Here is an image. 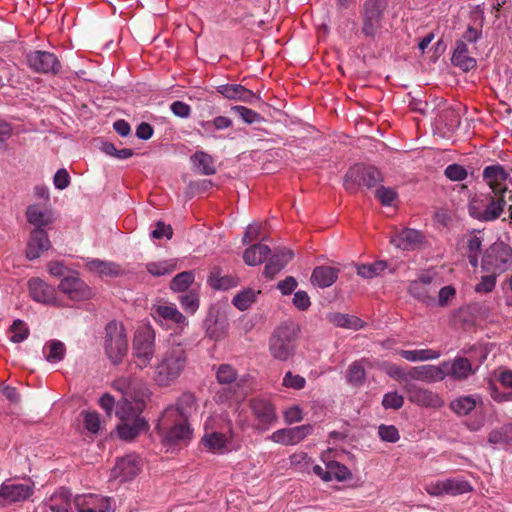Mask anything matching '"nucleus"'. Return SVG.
Returning <instances> with one entry per match:
<instances>
[{
	"label": "nucleus",
	"mask_w": 512,
	"mask_h": 512,
	"mask_svg": "<svg viewBox=\"0 0 512 512\" xmlns=\"http://www.w3.org/2000/svg\"><path fill=\"white\" fill-rule=\"evenodd\" d=\"M112 386L122 394L116 407V416L121 421L117 425V433L121 439L132 440L148 427L141 413L149 397V389L143 381L133 376L119 377Z\"/></svg>",
	"instance_id": "1"
},
{
	"label": "nucleus",
	"mask_w": 512,
	"mask_h": 512,
	"mask_svg": "<svg viewBox=\"0 0 512 512\" xmlns=\"http://www.w3.org/2000/svg\"><path fill=\"white\" fill-rule=\"evenodd\" d=\"M188 363V354L181 343H172L158 354L153 366V381L160 387L173 384L184 372Z\"/></svg>",
	"instance_id": "2"
},
{
	"label": "nucleus",
	"mask_w": 512,
	"mask_h": 512,
	"mask_svg": "<svg viewBox=\"0 0 512 512\" xmlns=\"http://www.w3.org/2000/svg\"><path fill=\"white\" fill-rule=\"evenodd\" d=\"M201 444L210 453L224 455L237 449L232 423L222 415L209 416L203 425Z\"/></svg>",
	"instance_id": "3"
},
{
	"label": "nucleus",
	"mask_w": 512,
	"mask_h": 512,
	"mask_svg": "<svg viewBox=\"0 0 512 512\" xmlns=\"http://www.w3.org/2000/svg\"><path fill=\"white\" fill-rule=\"evenodd\" d=\"M157 429L163 444L170 447L188 445L193 438V429L188 421L166 417L165 414H162Z\"/></svg>",
	"instance_id": "4"
},
{
	"label": "nucleus",
	"mask_w": 512,
	"mask_h": 512,
	"mask_svg": "<svg viewBox=\"0 0 512 512\" xmlns=\"http://www.w3.org/2000/svg\"><path fill=\"white\" fill-rule=\"evenodd\" d=\"M155 356V332L150 326L139 328L132 344V357L135 366L143 370L150 366Z\"/></svg>",
	"instance_id": "5"
},
{
	"label": "nucleus",
	"mask_w": 512,
	"mask_h": 512,
	"mask_svg": "<svg viewBox=\"0 0 512 512\" xmlns=\"http://www.w3.org/2000/svg\"><path fill=\"white\" fill-rule=\"evenodd\" d=\"M512 265V248L503 241L491 244L483 253L481 268L489 273L501 275Z\"/></svg>",
	"instance_id": "6"
},
{
	"label": "nucleus",
	"mask_w": 512,
	"mask_h": 512,
	"mask_svg": "<svg viewBox=\"0 0 512 512\" xmlns=\"http://www.w3.org/2000/svg\"><path fill=\"white\" fill-rule=\"evenodd\" d=\"M505 204L503 196L492 197L489 194H480L470 200L468 210L472 218L489 222L496 220L502 214Z\"/></svg>",
	"instance_id": "7"
},
{
	"label": "nucleus",
	"mask_w": 512,
	"mask_h": 512,
	"mask_svg": "<svg viewBox=\"0 0 512 512\" xmlns=\"http://www.w3.org/2000/svg\"><path fill=\"white\" fill-rule=\"evenodd\" d=\"M105 331L106 354L114 364H118L126 356L128 350L124 325L121 322L111 321L106 325Z\"/></svg>",
	"instance_id": "8"
},
{
	"label": "nucleus",
	"mask_w": 512,
	"mask_h": 512,
	"mask_svg": "<svg viewBox=\"0 0 512 512\" xmlns=\"http://www.w3.org/2000/svg\"><path fill=\"white\" fill-rule=\"evenodd\" d=\"M295 350V332L288 325L277 327L269 340V351L279 361L288 360Z\"/></svg>",
	"instance_id": "9"
},
{
	"label": "nucleus",
	"mask_w": 512,
	"mask_h": 512,
	"mask_svg": "<svg viewBox=\"0 0 512 512\" xmlns=\"http://www.w3.org/2000/svg\"><path fill=\"white\" fill-rule=\"evenodd\" d=\"M381 181V173L375 167L355 165L346 173L344 187L349 192H355L359 186L372 188Z\"/></svg>",
	"instance_id": "10"
},
{
	"label": "nucleus",
	"mask_w": 512,
	"mask_h": 512,
	"mask_svg": "<svg viewBox=\"0 0 512 512\" xmlns=\"http://www.w3.org/2000/svg\"><path fill=\"white\" fill-rule=\"evenodd\" d=\"M387 3L385 0H366L363 6L362 32L365 36L374 37L382 28L384 12Z\"/></svg>",
	"instance_id": "11"
},
{
	"label": "nucleus",
	"mask_w": 512,
	"mask_h": 512,
	"mask_svg": "<svg viewBox=\"0 0 512 512\" xmlns=\"http://www.w3.org/2000/svg\"><path fill=\"white\" fill-rule=\"evenodd\" d=\"M151 316L161 325H174L180 330L188 325L186 317L178 310L175 304L158 301L151 307Z\"/></svg>",
	"instance_id": "12"
},
{
	"label": "nucleus",
	"mask_w": 512,
	"mask_h": 512,
	"mask_svg": "<svg viewBox=\"0 0 512 512\" xmlns=\"http://www.w3.org/2000/svg\"><path fill=\"white\" fill-rule=\"evenodd\" d=\"M403 390L408 400L415 405L434 409L441 408L444 405V401L439 394L412 382L404 384Z\"/></svg>",
	"instance_id": "13"
},
{
	"label": "nucleus",
	"mask_w": 512,
	"mask_h": 512,
	"mask_svg": "<svg viewBox=\"0 0 512 512\" xmlns=\"http://www.w3.org/2000/svg\"><path fill=\"white\" fill-rule=\"evenodd\" d=\"M32 493V485L7 480L0 486V506L25 501Z\"/></svg>",
	"instance_id": "14"
},
{
	"label": "nucleus",
	"mask_w": 512,
	"mask_h": 512,
	"mask_svg": "<svg viewBox=\"0 0 512 512\" xmlns=\"http://www.w3.org/2000/svg\"><path fill=\"white\" fill-rule=\"evenodd\" d=\"M28 66L37 73L56 74L61 69L57 57L47 51H32L27 55Z\"/></svg>",
	"instance_id": "15"
},
{
	"label": "nucleus",
	"mask_w": 512,
	"mask_h": 512,
	"mask_svg": "<svg viewBox=\"0 0 512 512\" xmlns=\"http://www.w3.org/2000/svg\"><path fill=\"white\" fill-rule=\"evenodd\" d=\"M73 502L77 512H114L111 499L96 494L77 495Z\"/></svg>",
	"instance_id": "16"
},
{
	"label": "nucleus",
	"mask_w": 512,
	"mask_h": 512,
	"mask_svg": "<svg viewBox=\"0 0 512 512\" xmlns=\"http://www.w3.org/2000/svg\"><path fill=\"white\" fill-rule=\"evenodd\" d=\"M58 289L73 301H83L92 297L91 289L76 275L62 278Z\"/></svg>",
	"instance_id": "17"
},
{
	"label": "nucleus",
	"mask_w": 512,
	"mask_h": 512,
	"mask_svg": "<svg viewBox=\"0 0 512 512\" xmlns=\"http://www.w3.org/2000/svg\"><path fill=\"white\" fill-rule=\"evenodd\" d=\"M313 426L310 424L292 428H283L273 432L269 439L277 444L289 446L296 445L312 434Z\"/></svg>",
	"instance_id": "18"
},
{
	"label": "nucleus",
	"mask_w": 512,
	"mask_h": 512,
	"mask_svg": "<svg viewBox=\"0 0 512 512\" xmlns=\"http://www.w3.org/2000/svg\"><path fill=\"white\" fill-rule=\"evenodd\" d=\"M251 409L256 420V429L266 431L276 423L275 409L267 400L254 399L251 402Z\"/></svg>",
	"instance_id": "19"
},
{
	"label": "nucleus",
	"mask_w": 512,
	"mask_h": 512,
	"mask_svg": "<svg viewBox=\"0 0 512 512\" xmlns=\"http://www.w3.org/2000/svg\"><path fill=\"white\" fill-rule=\"evenodd\" d=\"M28 288L29 293L34 301L45 305H62L60 299L57 296L56 289L41 279L33 278L29 280Z\"/></svg>",
	"instance_id": "20"
},
{
	"label": "nucleus",
	"mask_w": 512,
	"mask_h": 512,
	"mask_svg": "<svg viewBox=\"0 0 512 512\" xmlns=\"http://www.w3.org/2000/svg\"><path fill=\"white\" fill-rule=\"evenodd\" d=\"M216 377L220 384L229 385L227 390L223 388L217 393L218 400L224 402L233 399L234 401L239 402V395L236 390H233L232 393V389L234 387H239V384L235 382L237 374L234 368L228 364H222L217 369Z\"/></svg>",
	"instance_id": "21"
},
{
	"label": "nucleus",
	"mask_w": 512,
	"mask_h": 512,
	"mask_svg": "<svg viewBox=\"0 0 512 512\" xmlns=\"http://www.w3.org/2000/svg\"><path fill=\"white\" fill-rule=\"evenodd\" d=\"M72 494L60 487L47 496L40 504L41 512H72Z\"/></svg>",
	"instance_id": "22"
},
{
	"label": "nucleus",
	"mask_w": 512,
	"mask_h": 512,
	"mask_svg": "<svg viewBox=\"0 0 512 512\" xmlns=\"http://www.w3.org/2000/svg\"><path fill=\"white\" fill-rule=\"evenodd\" d=\"M508 178L509 173L499 164L487 166L483 170V179L496 196H503L506 192Z\"/></svg>",
	"instance_id": "23"
},
{
	"label": "nucleus",
	"mask_w": 512,
	"mask_h": 512,
	"mask_svg": "<svg viewBox=\"0 0 512 512\" xmlns=\"http://www.w3.org/2000/svg\"><path fill=\"white\" fill-rule=\"evenodd\" d=\"M444 379L450 377L456 381H462L476 372L471 362L465 357H455L453 360L442 362Z\"/></svg>",
	"instance_id": "24"
},
{
	"label": "nucleus",
	"mask_w": 512,
	"mask_h": 512,
	"mask_svg": "<svg viewBox=\"0 0 512 512\" xmlns=\"http://www.w3.org/2000/svg\"><path fill=\"white\" fill-rule=\"evenodd\" d=\"M196 410L197 402L195 396L191 393H184L179 397L175 406L166 408L163 414H165L166 417L171 416L188 421Z\"/></svg>",
	"instance_id": "25"
},
{
	"label": "nucleus",
	"mask_w": 512,
	"mask_h": 512,
	"mask_svg": "<svg viewBox=\"0 0 512 512\" xmlns=\"http://www.w3.org/2000/svg\"><path fill=\"white\" fill-rule=\"evenodd\" d=\"M141 469V459L134 454L119 459L112 469V476L121 481L133 479Z\"/></svg>",
	"instance_id": "26"
},
{
	"label": "nucleus",
	"mask_w": 512,
	"mask_h": 512,
	"mask_svg": "<svg viewBox=\"0 0 512 512\" xmlns=\"http://www.w3.org/2000/svg\"><path fill=\"white\" fill-rule=\"evenodd\" d=\"M50 247L51 242L46 231L44 229H34L27 243L26 257L29 260L37 259Z\"/></svg>",
	"instance_id": "27"
},
{
	"label": "nucleus",
	"mask_w": 512,
	"mask_h": 512,
	"mask_svg": "<svg viewBox=\"0 0 512 512\" xmlns=\"http://www.w3.org/2000/svg\"><path fill=\"white\" fill-rule=\"evenodd\" d=\"M483 241V235L480 231L472 232L465 237L464 253L473 268H477L479 265Z\"/></svg>",
	"instance_id": "28"
},
{
	"label": "nucleus",
	"mask_w": 512,
	"mask_h": 512,
	"mask_svg": "<svg viewBox=\"0 0 512 512\" xmlns=\"http://www.w3.org/2000/svg\"><path fill=\"white\" fill-rule=\"evenodd\" d=\"M411 380L423 381L427 383H434L444 380L442 363L438 366L421 365L413 367L410 370V381Z\"/></svg>",
	"instance_id": "29"
},
{
	"label": "nucleus",
	"mask_w": 512,
	"mask_h": 512,
	"mask_svg": "<svg viewBox=\"0 0 512 512\" xmlns=\"http://www.w3.org/2000/svg\"><path fill=\"white\" fill-rule=\"evenodd\" d=\"M294 254L289 249L276 252L265 265L263 274L268 279H273L293 258Z\"/></svg>",
	"instance_id": "30"
},
{
	"label": "nucleus",
	"mask_w": 512,
	"mask_h": 512,
	"mask_svg": "<svg viewBox=\"0 0 512 512\" xmlns=\"http://www.w3.org/2000/svg\"><path fill=\"white\" fill-rule=\"evenodd\" d=\"M26 217L27 221L31 225L35 226V229H43V227L54 221L52 211L38 204H33L27 207Z\"/></svg>",
	"instance_id": "31"
},
{
	"label": "nucleus",
	"mask_w": 512,
	"mask_h": 512,
	"mask_svg": "<svg viewBox=\"0 0 512 512\" xmlns=\"http://www.w3.org/2000/svg\"><path fill=\"white\" fill-rule=\"evenodd\" d=\"M217 91L227 99L247 103H252L257 98L254 92L240 84L220 85L218 86Z\"/></svg>",
	"instance_id": "32"
},
{
	"label": "nucleus",
	"mask_w": 512,
	"mask_h": 512,
	"mask_svg": "<svg viewBox=\"0 0 512 512\" xmlns=\"http://www.w3.org/2000/svg\"><path fill=\"white\" fill-rule=\"evenodd\" d=\"M422 241V234L415 229L405 228L391 240L392 244L403 250L415 249Z\"/></svg>",
	"instance_id": "33"
},
{
	"label": "nucleus",
	"mask_w": 512,
	"mask_h": 512,
	"mask_svg": "<svg viewBox=\"0 0 512 512\" xmlns=\"http://www.w3.org/2000/svg\"><path fill=\"white\" fill-rule=\"evenodd\" d=\"M339 270L331 266H318L311 275V282L319 288H327L333 285L338 278Z\"/></svg>",
	"instance_id": "34"
},
{
	"label": "nucleus",
	"mask_w": 512,
	"mask_h": 512,
	"mask_svg": "<svg viewBox=\"0 0 512 512\" xmlns=\"http://www.w3.org/2000/svg\"><path fill=\"white\" fill-rule=\"evenodd\" d=\"M451 61L454 66L463 71H469L476 66V60L468 55V47L463 40L456 42Z\"/></svg>",
	"instance_id": "35"
},
{
	"label": "nucleus",
	"mask_w": 512,
	"mask_h": 512,
	"mask_svg": "<svg viewBox=\"0 0 512 512\" xmlns=\"http://www.w3.org/2000/svg\"><path fill=\"white\" fill-rule=\"evenodd\" d=\"M481 402L479 395L460 396L450 403V409L459 416L468 415Z\"/></svg>",
	"instance_id": "36"
},
{
	"label": "nucleus",
	"mask_w": 512,
	"mask_h": 512,
	"mask_svg": "<svg viewBox=\"0 0 512 512\" xmlns=\"http://www.w3.org/2000/svg\"><path fill=\"white\" fill-rule=\"evenodd\" d=\"M191 162L196 172L202 175H213L216 172L214 160L204 151H197L191 156Z\"/></svg>",
	"instance_id": "37"
},
{
	"label": "nucleus",
	"mask_w": 512,
	"mask_h": 512,
	"mask_svg": "<svg viewBox=\"0 0 512 512\" xmlns=\"http://www.w3.org/2000/svg\"><path fill=\"white\" fill-rule=\"evenodd\" d=\"M238 278L232 275H222L218 267H214L209 275L208 283L217 290H228L238 285Z\"/></svg>",
	"instance_id": "38"
},
{
	"label": "nucleus",
	"mask_w": 512,
	"mask_h": 512,
	"mask_svg": "<svg viewBox=\"0 0 512 512\" xmlns=\"http://www.w3.org/2000/svg\"><path fill=\"white\" fill-rule=\"evenodd\" d=\"M270 248L265 244H254L244 251V262L249 266L261 264L270 254Z\"/></svg>",
	"instance_id": "39"
},
{
	"label": "nucleus",
	"mask_w": 512,
	"mask_h": 512,
	"mask_svg": "<svg viewBox=\"0 0 512 512\" xmlns=\"http://www.w3.org/2000/svg\"><path fill=\"white\" fill-rule=\"evenodd\" d=\"M327 319L337 327L353 330H359L363 328L365 324L360 318L356 316L338 312L328 314Z\"/></svg>",
	"instance_id": "40"
},
{
	"label": "nucleus",
	"mask_w": 512,
	"mask_h": 512,
	"mask_svg": "<svg viewBox=\"0 0 512 512\" xmlns=\"http://www.w3.org/2000/svg\"><path fill=\"white\" fill-rule=\"evenodd\" d=\"M86 267L90 272L97 273L100 276H117L121 271L119 265L114 262L100 259L87 261Z\"/></svg>",
	"instance_id": "41"
},
{
	"label": "nucleus",
	"mask_w": 512,
	"mask_h": 512,
	"mask_svg": "<svg viewBox=\"0 0 512 512\" xmlns=\"http://www.w3.org/2000/svg\"><path fill=\"white\" fill-rule=\"evenodd\" d=\"M397 353L410 362L436 360L441 356V353L434 349L399 350Z\"/></svg>",
	"instance_id": "42"
},
{
	"label": "nucleus",
	"mask_w": 512,
	"mask_h": 512,
	"mask_svg": "<svg viewBox=\"0 0 512 512\" xmlns=\"http://www.w3.org/2000/svg\"><path fill=\"white\" fill-rule=\"evenodd\" d=\"M365 360H358L352 362L347 370L346 379L347 382L352 386H361L365 382L366 372H365Z\"/></svg>",
	"instance_id": "43"
},
{
	"label": "nucleus",
	"mask_w": 512,
	"mask_h": 512,
	"mask_svg": "<svg viewBox=\"0 0 512 512\" xmlns=\"http://www.w3.org/2000/svg\"><path fill=\"white\" fill-rule=\"evenodd\" d=\"M45 359L50 363H58L65 355V345L59 340H51L43 348Z\"/></svg>",
	"instance_id": "44"
},
{
	"label": "nucleus",
	"mask_w": 512,
	"mask_h": 512,
	"mask_svg": "<svg viewBox=\"0 0 512 512\" xmlns=\"http://www.w3.org/2000/svg\"><path fill=\"white\" fill-rule=\"evenodd\" d=\"M29 333L27 324L20 319L15 320L8 329V337L13 343L23 342L28 338Z\"/></svg>",
	"instance_id": "45"
},
{
	"label": "nucleus",
	"mask_w": 512,
	"mask_h": 512,
	"mask_svg": "<svg viewBox=\"0 0 512 512\" xmlns=\"http://www.w3.org/2000/svg\"><path fill=\"white\" fill-rule=\"evenodd\" d=\"M194 280L195 275L192 271L181 272L171 280L170 289L174 292H185Z\"/></svg>",
	"instance_id": "46"
},
{
	"label": "nucleus",
	"mask_w": 512,
	"mask_h": 512,
	"mask_svg": "<svg viewBox=\"0 0 512 512\" xmlns=\"http://www.w3.org/2000/svg\"><path fill=\"white\" fill-rule=\"evenodd\" d=\"M488 440L492 444L512 446V426L505 425L490 432Z\"/></svg>",
	"instance_id": "47"
},
{
	"label": "nucleus",
	"mask_w": 512,
	"mask_h": 512,
	"mask_svg": "<svg viewBox=\"0 0 512 512\" xmlns=\"http://www.w3.org/2000/svg\"><path fill=\"white\" fill-rule=\"evenodd\" d=\"M147 271L156 277L171 274L176 269V263L174 260H162L158 262L148 263Z\"/></svg>",
	"instance_id": "48"
},
{
	"label": "nucleus",
	"mask_w": 512,
	"mask_h": 512,
	"mask_svg": "<svg viewBox=\"0 0 512 512\" xmlns=\"http://www.w3.org/2000/svg\"><path fill=\"white\" fill-rule=\"evenodd\" d=\"M258 293L252 289L243 290L234 296L232 303L237 309L244 311L255 302Z\"/></svg>",
	"instance_id": "49"
},
{
	"label": "nucleus",
	"mask_w": 512,
	"mask_h": 512,
	"mask_svg": "<svg viewBox=\"0 0 512 512\" xmlns=\"http://www.w3.org/2000/svg\"><path fill=\"white\" fill-rule=\"evenodd\" d=\"M409 293L427 305H431L435 301L429 288L421 282H411L409 285Z\"/></svg>",
	"instance_id": "50"
},
{
	"label": "nucleus",
	"mask_w": 512,
	"mask_h": 512,
	"mask_svg": "<svg viewBox=\"0 0 512 512\" xmlns=\"http://www.w3.org/2000/svg\"><path fill=\"white\" fill-rule=\"evenodd\" d=\"M387 267L385 261H376L370 264H363L357 267V273L363 278L371 279L380 275Z\"/></svg>",
	"instance_id": "51"
},
{
	"label": "nucleus",
	"mask_w": 512,
	"mask_h": 512,
	"mask_svg": "<svg viewBox=\"0 0 512 512\" xmlns=\"http://www.w3.org/2000/svg\"><path fill=\"white\" fill-rule=\"evenodd\" d=\"M446 494L460 495L471 491L470 484L462 479L448 478L445 479Z\"/></svg>",
	"instance_id": "52"
},
{
	"label": "nucleus",
	"mask_w": 512,
	"mask_h": 512,
	"mask_svg": "<svg viewBox=\"0 0 512 512\" xmlns=\"http://www.w3.org/2000/svg\"><path fill=\"white\" fill-rule=\"evenodd\" d=\"M179 302L185 312L194 314L199 308V295L195 291H190L179 297Z\"/></svg>",
	"instance_id": "53"
},
{
	"label": "nucleus",
	"mask_w": 512,
	"mask_h": 512,
	"mask_svg": "<svg viewBox=\"0 0 512 512\" xmlns=\"http://www.w3.org/2000/svg\"><path fill=\"white\" fill-rule=\"evenodd\" d=\"M328 473L330 481L336 479L338 481H344L350 478L351 473L346 466L336 461H330L327 463Z\"/></svg>",
	"instance_id": "54"
},
{
	"label": "nucleus",
	"mask_w": 512,
	"mask_h": 512,
	"mask_svg": "<svg viewBox=\"0 0 512 512\" xmlns=\"http://www.w3.org/2000/svg\"><path fill=\"white\" fill-rule=\"evenodd\" d=\"M384 371L391 378L403 382V385L410 381V370L405 371L402 367L396 364L386 363L383 366Z\"/></svg>",
	"instance_id": "55"
},
{
	"label": "nucleus",
	"mask_w": 512,
	"mask_h": 512,
	"mask_svg": "<svg viewBox=\"0 0 512 512\" xmlns=\"http://www.w3.org/2000/svg\"><path fill=\"white\" fill-rule=\"evenodd\" d=\"M499 275L496 273H490L488 275H483L480 278V281L475 286V291L477 293L486 294L490 293L494 290L496 286V280Z\"/></svg>",
	"instance_id": "56"
},
{
	"label": "nucleus",
	"mask_w": 512,
	"mask_h": 512,
	"mask_svg": "<svg viewBox=\"0 0 512 512\" xmlns=\"http://www.w3.org/2000/svg\"><path fill=\"white\" fill-rule=\"evenodd\" d=\"M479 18V23L476 26L469 25L463 34V41L476 43L482 36V22L484 19L483 13H476Z\"/></svg>",
	"instance_id": "57"
},
{
	"label": "nucleus",
	"mask_w": 512,
	"mask_h": 512,
	"mask_svg": "<svg viewBox=\"0 0 512 512\" xmlns=\"http://www.w3.org/2000/svg\"><path fill=\"white\" fill-rule=\"evenodd\" d=\"M404 404V397L396 391L384 394L382 405L385 409L398 410Z\"/></svg>",
	"instance_id": "58"
},
{
	"label": "nucleus",
	"mask_w": 512,
	"mask_h": 512,
	"mask_svg": "<svg viewBox=\"0 0 512 512\" xmlns=\"http://www.w3.org/2000/svg\"><path fill=\"white\" fill-rule=\"evenodd\" d=\"M227 333V324L224 322L214 321L206 328V335L215 341H219L225 337Z\"/></svg>",
	"instance_id": "59"
},
{
	"label": "nucleus",
	"mask_w": 512,
	"mask_h": 512,
	"mask_svg": "<svg viewBox=\"0 0 512 512\" xmlns=\"http://www.w3.org/2000/svg\"><path fill=\"white\" fill-rule=\"evenodd\" d=\"M282 385L289 389L300 390L305 387L306 380L304 377L288 371L283 377Z\"/></svg>",
	"instance_id": "60"
},
{
	"label": "nucleus",
	"mask_w": 512,
	"mask_h": 512,
	"mask_svg": "<svg viewBox=\"0 0 512 512\" xmlns=\"http://www.w3.org/2000/svg\"><path fill=\"white\" fill-rule=\"evenodd\" d=\"M445 176L451 181H462L467 177L466 169L459 164H450L444 170Z\"/></svg>",
	"instance_id": "61"
},
{
	"label": "nucleus",
	"mask_w": 512,
	"mask_h": 512,
	"mask_svg": "<svg viewBox=\"0 0 512 512\" xmlns=\"http://www.w3.org/2000/svg\"><path fill=\"white\" fill-rule=\"evenodd\" d=\"M102 150L110 156L117 159H128L133 155V150L129 148H123L118 150L112 143L106 142L103 144Z\"/></svg>",
	"instance_id": "62"
},
{
	"label": "nucleus",
	"mask_w": 512,
	"mask_h": 512,
	"mask_svg": "<svg viewBox=\"0 0 512 512\" xmlns=\"http://www.w3.org/2000/svg\"><path fill=\"white\" fill-rule=\"evenodd\" d=\"M378 434L383 441L390 443H395L400 438L398 429L393 425H380Z\"/></svg>",
	"instance_id": "63"
},
{
	"label": "nucleus",
	"mask_w": 512,
	"mask_h": 512,
	"mask_svg": "<svg viewBox=\"0 0 512 512\" xmlns=\"http://www.w3.org/2000/svg\"><path fill=\"white\" fill-rule=\"evenodd\" d=\"M232 109L239 114V116L245 123L253 124L261 120V116L259 113L245 106H235Z\"/></svg>",
	"instance_id": "64"
}]
</instances>
